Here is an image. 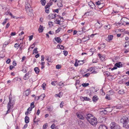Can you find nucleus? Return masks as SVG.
I'll return each instance as SVG.
<instances>
[{"label": "nucleus", "mask_w": 129, "mask_h": 129, "mask_svg": "<svg viewBox=\"0 0 129 129\" xmlns=\"http://www.w3.org/2000/svg\"><path fill=\"white\" fill-rule=\"evenodd\" d=\"M110 25H106L105 26V28L106 29H110Z\"/></svg>", "instance_id": "f704fd0d"}, {"label": "nucleus", "mask_w": 129, "mask_h": 129, "mask_svg": "<svg viewBox=\"0 0 129 129\" xmlns=\"http://www.w3.org/2000/svg\"><path fill=\"white\" fill-rule=\"evenodd\" d=\"M25 93L26 96L28 95L30 93V89H27L25 91Z\"/></svg>", "instance_id": "2eb2a0df"}, {"label": "nucleus", "mask_w": 129, "mask_h": 129, "mask_svg": "<svg viewBox=\"0 0 129 129\" xmlns=\"http://www.w3.org/2000/svg\"><path fill=\"white\" fill-rule=\"evenodd\" d=\"M80 99H83V100H85L86 101H90V99L88 98L87 97H80Z\"/></svg>", "instance_id": "dca6fc26"}, {"label": "nucleus", "mask_w": 129, "mask_h": 129, "mask_svg": "<svg viewBox=\"0 0 129 129\" xmlns=\"http://www.w3.org/2000/svg\"><path fill=\"white\" fill-rule=\"evenodd\" d=\"M63 54L64 55L67 56L68 54V52L66 51H63Z\"/></svg>", "instance_id": "a19ab883"}, {"label": "nucleus", "mask_w": 129, "mask_h": 129, "mask_svg": "<svg viewBox=\"0 0 129 129\" xmlns=\"http://www.w3.org/2000/svg\"><path fill=\"white\" fill-rule=\"evenodd\" d=\"M63 104H64V103L63 102H61V103L60 104V106L61 108L63 106Z\"/></svg>", "instance_id": "e2e57ef3"}, {"label": "nucleus", "mask_w": 129, "mask_h": 129, "mask_svg": "<svg viewBox=\"0 0 129 129\" xmlns=\"http://www.w3.org/2000/svg\"><path fill=\"white\" fill-rule=\"evenodd\" d=\"M52 107L51 106L48 107H47L48 110L50 111H51L52 110Z\"/></svg>", "instance_id": "bb28decb"}, {"label": "nucleus", "mask_w": 129, "mask_h": 129, "mask_svg": "<svg viewBox=\"0 0 129 129\" xmlns=\"http://www.w3.org/2000/svg\"><path fill=\"white\" fill-rule=\"evenodd\" d=\"M32 11V8H31V9H30V10L28 9V10L26 11L28 13V15L30 16H32L33 15Z\"/></svg>", "instance_id": "6e6552de"}, {"label": "nucleus", "mask_w": 129, "mask_h": 129, "mask_svg": "<svg viewBox=\"0 0 129 129\" xmlns=\"http://www.w3.org/2000/svg\"><path fill=\"white\" fill-rule=\"evenodd\" d=\"M55 40L58 43H60L62 42V40L59 37L55 38Z\"/></svg>", "instance_id": "f8f14e48"}, {"label": "nucleus", "mask_w": 129, "mask_h": 129, "mask_svg": "<svg viewBox=\"0 0 129 129\" xmlns=\"http://www.w3.org/2000/svg\"><path fill=\"white\" fill-rule=\"evenodd\" d=\"M56 82V81H52L51 82V84L52 85H54V86H55L56 85H55V83Z\"/></svg>", "instance_id": "864d4df0"}, {"label": "nucleus", "mask_w": 129, "mask_h": 129, "mask_svg": "<svg viewBox=\"0 0 129 129\" xmlns=\"http://www.w3.org/2000/svg\"><path fill=\"white\" fill-rule=\"evenodd\" d=\"M100 93L101 94L103 95H104L105 94V93L104 92H103V88H102L100 90Z\"/></svg>", "instance_id": "cd10ccee"}, {"label": "nucleus", "mask_w": 129, "mask_h": 129, "mask_svg": "<svg viewBox=\"0 0 129 129\" xmlns=\"http://www.w3.org/2000/svg\"><path fill=\"white\" fill-rule=\"evenodd\" d=\"M46 85V84L45 83H44L42 85V87L43 88V89L44 90L45 89V86Z\"/></svg>", "instance_id": "c9c22d12"}, {"label": "nucleus", "mask_w": 129, "mask_h": 129, "mask_svg": "<svg viewBox=\"0 0 129 129\" xmlns=\"http://www.w3.org/2000/svg\"><path fill=\"white\" fill-rule=\"evenodd\" d=\"M40 2L42 5L43 6H44L45 5L46 3V1L45 0H41Z\"/></svg>", "instance_id": "aec40b11"}, {"label": "nucleus", "mask_w": 129, "mask_h": 129, "mask_svg": "<svg viewBox=\"0 0 129 129\" xmlns=\"http://www.w3.org/2000/svg\"><path fill=\"white\" fill-rule=\"evenodd\" d=\"M99 129H108L107 127L104 125H101L99 127Z\"/></svg>", "instance_id": "9b49d317"}, {"label": "nucleus", "mask_w": 129, "mask_h": 129, "mask_svg": "<svg viewBox=\"0 0 129 129\" xmlns=\"http://www.w3.org/2000/svg\"><path fill=\"white\" fill-rule=\"evenodd\" d=\"M106 111L108 112H110L112 111L113 109L111 107H108L106 108Z\"/></svg>", "instance_id": "ddd939ff"}, {"label": "nucleus", "mask_w": 129, "mask_h": 129, "mask_svg": "<svg viewBox=\"0 0 129 129\" xmlns=\"http://www.w3.org/2000/svg\"><path fill=\"white\" fill-rule=\"evenodd\" d=\"M16 33L15 32H12L11 34V36H14L16 35Z\"/></svg>", "instance_id": "bf43d9fd"}, {"label": "nucleus", "mask_w": 129, "mask_h": 129, "mask_svg": "<svg viewBox=\"0 0 129 129\" xmlns=\"http://www.w3.org/2000/svg\"><path fill=\"white\" fill-rule=\"evenodd\" d=\"M31 71H29L28 72L25 74V76L23 77V79L25 80H27L29 78V76H28L29 74L31 73Z\"/></svg>", "instance_id": "0eeeda50"}, {"label": "nucleus", "mask_w": 129, "mask_h": 129, "mask_svg": "<svg viewBox=\"0 0 129 129\" xmlns=\"http://www.w3.org/2000/svg\"><path fill=\"white\" fill-rule=\"evenodd\" d=\"M19 47H20L23 48L24 46H23V43H21L19 44Z\"/></svg>", "instance_id": "49530a36"}, {"label": "nucleus", "mask_w": 129, "mask_h": 129, "mask_svg": "<svg viewBox=\"0 0 129 129\" xmlns=\"http://www.w3.org/2000/svg\"><path fill=\"white\" fill-rule=\"evenodd\" d=\"M118 11H115L113 10V12L112 13V15H114V13H118Z\"/></svg>", "instance_id": "6e6d98bb"}, {"label": "nucleus", "mask_w": 129, "mask_h": 129, "mask_svg": "<svg viewBox=\"0 0 129 129\" xmlns=\"http://www.w3.org/2000/svg\"><path fill=\"white\" fill-rule=\"evenodd\" d=\"M57 85L60 86H63L64 85L63 84V83L61 82H60L58 83L57 84Z\"/></svg>", "instance_id": "a878e982"}, {"label": "nucleus", "mask_w": 129, "mask_h": 129, "mask_svg": "<svg viewBox=\"0 0 129 129\" xmlns=\"http://www.w3.org/2000/svg\"><path fill=\"white\" fill-rule=\"evenodd\" d=\"M89 85V83H83L82 84V85L83 87H86L88 86Z\"/></svg>", "instance_id": "393cba45"}, {"label": "nucleus", "mask_w": 129, "mask_h": 129, "mask_svg": "<svg viewBox=\"0 0 129 129\" xmlns=\"http://www.w3.org/2000/svg\"><path fill=\"white\" fill-rule=\"evenodd\" d=\"M58 6L59 7H61L63 5L62 3L60 2H58L57 4Z\"/></svg>", "instance_id": "c85d7f7f"}, {"label": "nucleus", "mask_w": 129, "mask_h": 129, "mask_svg": "<svg viewBox=\"0 0 129 129\" xmlns=\"http://www.w3.org/2000/svg\"><path fill=\"white\" fill-rule=\"evenodd\" d=\"M117 69V67L115 66L114 67H113V68H112L111 69V70L112 71L113 70L116 69Z\"/></svg>", "instance_id": "69168bd1"}, {"label": "nucleus", "mask_w": 129, "mask_h": 129, "mask_svg": "<svg viewBox=\"0 0 129 129\" xmlns=\"http://www.w3.org/2000/svg\"><path fill=\"white\" fill-rule=\"evenodd\" d=\"M90 74L89 73H88L85 74L84 76L85 77H88L90 75Z\"/></svg>", "instance_id": "09e8293b"}, {"label": "nucleus", "mask_w": 129, "mask_h": 129, "mask_svg": "<svg viewBox=\"0 0 129 129\" xmlns=\"http://www.w3.org/2000/svg\"><path fill=\"white\" fill-rule=\"evenodd\" d=\"M104 73L105 74H106L108 76H110V73L108 71H106L105 72H104Z\"/></svg>", "instance_id": "c756f323"}, {"label": "nucleus", "mask_w": 129, "mask_h": 129, "mask_svg": "<svg viewBox=\"0 0 129 129\" xmlns=\"http://www.w3.org/2000/svg\"><path fill=\"white\" fill-rule=\"evenodd\" d=\"M77 117L80 119L83 120L84 118V116L82 112H78L76 113Z\"/></svg>", "instance_id": "20e7f679"}, {"label": "nucleus", "mask_w": 129, "mask_h": 129, "mask_svg": "<svg viewBox=\"0 0 129 129\" xmlns=\"http://www.w3.org/2000/svg\"><path fill=\"white\" fill-rule=\"evenodd\" d=\"M7 20H8V19L6 18L5 19L4 21L3 22L2 24L3 25H4V24H6V22H7Z\"/></svg>", "instance_id": "ea45409f"}, {"label": "nucleus", "mask_w": 129, "mask_h": 129, "mask_svg": "<svg viewBox=\"0 0 129 129\" xmlns=\"http://www.w3.org/2000/svg\"><path fill=\"white\" fill-rule=\"evenodd\" d=\"M105 98L107 99H108V100H110V98L109 96L108 95H106V96Z\"/></svg>", "instance_id": "8fccbe9b"}, {"label": "nucleus", "mask_w": 129, "mask_h": 129, "mask_svg": "<svg viewBox=\"0 0 129 129\" xmlns=\"http://www.w3.org/2000/svg\"><path fill=\"white\" fill-rule=\"evenodd\" d=\"M101 48H104L105 47V44H103L101 45Z\"/></svg>", "instance_id": "3c124183"}, {"label": "nucleus", "mask_w": 129, "mask_h": 129, "mask_svg": "<svg viewBox=\"0 0 129 129\" xmlns=\"http://www.w3.org/2000/svg\"><path fill=\"white\" fill-rule=\"evenodd\" d=\"M33 108L32 107H29L28 108V109H27V111H32V109Z\"/></svg>", "instance_id": "603ef678"}, {"label": "nucleus", "mask_w": 129, "mask_h": 129, "mask_svg": "<svg viewBox=\"0 0 129 129\" xmlns=\"http://www.w3.org/2000/svg\"><path fill=\"white\" fill-rule=\"evenodd\" d=\"M53 12H56L57 13H58V9H57L55 10H54Z\"/></svg>", "instance_id": "0e129e2a"}, {"label": "nucleus", "mask_w": 129, "mask_h": 129, "mask_svg": "<svg viewBox=\"0 0 129 129\" xmlns=\"http://www.w3.org/2000/svg\"><path fill=\"white\" fill-rule=\"evenodd\" d=\"M48 4V5H49L50 6L53 3L52 2H51V0H50V1L49 2V3Z\"/></svg>", "instance_id": "680f3d73"}, {"label": "nucleus", "mask_w": 129, "mask_h": 129, "mask_svg": "<svg viewBox=\"0 0 129 129\" xmlns=\"http://www.w3.org/2000/svg\"><path fill=\"white\" fill-rule=\"evenodd\" d=\"M92 99L93 101L96 102L98 100V98L97 96L95 95L93 97Z\"/></svg>", "instance_id": "6ab92c4d"}, {"label": "nucleus", "mask_w": 129, "mask_h": 129, "mask_svg": "<svg viewBox=\"0 0 129 129\" xmlns=\"http://www.w3.org/2000/svg\"><path fill=\"white\" fill-rule=\"evenodd\" d=\"M22 71L24 73L26 72L27 71V70L26 68H24L23 70H22Z\"/></svg>", "instance_id": "a18cd8bd"}, {"label": "nucleus", "mask_w": 129, "mask_h": 129, "mask_svg": "<svg viewBox=\"0 0 129 129\" xmlns=\"http://www.w3.org/2000/svg\"><path fill=\"white\" fill-rule=\"evenodd\" d=\"M44 28L45 27H43L41 25H40L39 28L38 29V30L39 33H40L42 32Z\"/></svg>", "instance_id": "9d476101"}, {"label": "nucleus", "mask_w": 129, "mask_h": 129, "mask_svg": "<svg viewBox=\"0 0 129 129\" xmlns=\"http://www.w3.org/2000/svg\"><path fill=\"white\" fill-rule=\"evenodd\" d=\"M37 48H35L33 52H35L36 54H37L38 53V51H37Z\"/></svg>", "instance_id": "473e14b6"}, {"label": "nucleus", "mask_w": 129, "mask_h": 129, "mask_svg": "<svg viewBox=\"0 0 129 129\" xmlns=\"http://www.w3.org/2000/svg\"><path fill=\"white\" fill-rule=\"evenodd\" d=\"M40 113V110L39 109H38L37 110V112L36 113V114L37 115H39Z\"/></svg>", "instance_id": "774afa93"}, {"label": "nucleus", "mask_w": 129, "mask_h": 129, "mask_svg": "<svg viewBox=\"0 0 129 129\" xmlns=\"http://www.w3.org/2000/svg\"><path fill=\"white\" fill-rule=\"evenodd\" d=\"M61 29V28H60L59 27L58 28V29L55 31L56 32V33H58L59 32L60 30Z\"/></svg>", "instance_id": "79ce46f5"}, {"label": "nucleus", "mask_w": 129, "mask_h": 129, "mask_svg": "<svg viewBox=\"0 0 129 129\" xmlns=\"http://www.w3.org/2000/svg\"><path fill=\"white\" fill-rule=\"evenodd\" d=\"M49 16H50V17H51V19H53L54 18L53 17V16H54V14H50Z\"/></svg>", "instance_id": "13d9d810"}, {"label": "nucleus", "mask_w": 129, "mask_h": 129, "mask_svg": "<svg viewBox=\"0 0 129 129\" xmlns=\"http://www.w3.org/2000/svg\"><path fill=\"white\" fill-rule=\"evenodd\" d=\"M41 61H44V56L43 55H42L41 56Z\"/></svg>", "instance_id": "5fc2aeb1"}, {"label": "nucleus", "mask_w": 129, "mask_h": 129, "mask_svg": "<svg viewBox=\"0 0 129 129\" xmlns=\"http://www.w3.org/2000/svg\"><path fill=\"white\" fill-rule=\"evenodd\" d=\"M56 68L57 69H59L61 67V66L60 65L58 64L56 66Z\"/></svg>", "instance_id": "e433bc0d"}, {"label": "nucleus", "mask_w": 129, "mask_h": 129, "mask_svg": "<svg viewBox=\"0 0 129 129\" xmlns=\"http://www.w3.org/2000/svg\"><path fill=\"white\" fill-rule=\"evenodd\" d=\"M48 124L47 123H46L45 124H44L43 126V129H46L47 128V126Z\"/></svg>", "instance_id": "2f4dec72"}, {"label": "nucleus", "mask_w": 129, "mask_h": 129, "mask_svg": "<svg viewBox=\"0 0 129 129\" xmlns=\"http://www.w3.org/2000/svg\"><path fill=\"white\" fill-rule=\"evenodd\" d=\"M33 35H31V36H29V41H30L31 40L33 39Z\"/></svg>", "instance_id": "37998d69"}, {"label": "nucleus", "mask_w": 129, "mask_h": 129, "mask_svg": "<svg viewBox=\"0 0 129 129\" xmlns=\"http://www.w3.org/2000/svg\"><path fill=\"white\" fill-rule=\"evenodd\" d=\"M50 6L47 4L45 6V8L46 9H47Z\"/></svg>", "instance_id": "052dcab7"}, {"label": "nucleus", "mask_w": 129, "mask_h": 129, "mask_svg": "<svg viewBox=\"0 0 129 129\" xmlns=\"http://www.w3.org/2000/svg\"><path fill=\"white\" fill-rule=\"evenodd\" d=\"M34 70L37 74L39 73V69L37 67H36L34 68Z\"/></svg>", "instance_id": "a211bd4d"}, {"label": "nucleus", "mask_w": 129, "mask_h": 129, "mask_svg": "<svg viewBox=\"0 0 129 129\" xmlns=\"http://www.w3.org/2000/svg\"><path fill=\"white\" fill-rule=\"evenodd\" d=\"M9 43V41H6L4 44V45H5L6 46Z\"/></svg>", "instance_id": "58836bf2"}, {"label": "nucleus", "mask_w": 129, "mask_h": 129, "mask_svg": "<svg viewBox=\"0 0 129 129\" xmlns=\"http://www.w3.org/2000/svg\"><path fill=\"white\" fill-rule=\"evenodd\" d=\"M54 22L56 24H57L59 25L60 24V21L59 20H57V19H56V20L54 21Z\"/></svg>", "instance_id": "b1692460"}, {"label": "nucleus", "mask_w": 129, "mask_h": 129, "mask_svg": "<svg viewBox=\"0 0 129 129\" xmlns=\"http://www.w3.org/2000/svg\"><path fill=\"white\" fill-rule=\"evenodd\" d=\"M118 93L119 94H123L124 93V90L123 89H121L118 91Z\"/></svg>", "instance_id": "412c9836"}, {"label": "nucleus", "mask_w": 129, "mask_h": 129, "mask_svg": "<svg viewBox=\"0 0 129 129\" xmlns=\"http://www.w3.org/2000/svg\"><path fill=\"white\" fill-rule=\"evenodd\" d=\"M95 4L97 5H98V6H100L102 4L101 3V2L100 1H98V2H96Z\"/></svg>", "instance_id": "7c9ffc66"}, {"label": "nucleus", "mask_w": 129, "mask_h": 129, "mask_svg": "<svg viewBox=\"0 0 129 129\" xmlns=\"http://www.w3.org/2000/svg\"><path fill=\"white\" fill-rule=\"evenodd\" d=\"M85 117L87 121L89 122L93 118H94L93 116L91 114H88L86 115Z\"/></svg>", "instance_id": "39448f33"}, {"label": "nucleus", "mask_w": 129, "mask_h": 129, "mask_svg": "<svg viewBox=\"0 0 129 129\" xmlns=\"http://www.w3.org/2000/svg\"><path fill=\"white\" fill-rule=\"evenodd\" d=\"M9 101L7 105L8 110L6 114L9 113L10 112V110L13 108V105L15 103V100L14 98L11 97V94L9 95Z\"/></svg>", "instance_id": "f257e3e1"}, {"label": "nucleus", "mask_w": 129, "mask_h": 129, "mask_svg": "<svg viewBox=\"0 0 129 129\" xmlns=\"http://www.w3.org/2000/svg\"><path fill=\"white\" fill-rule=\"evenodd\" d=\"M98 121L96 118L94 117V118L91 120V121L89 122V123L92 125H95L97 123Z\"/></svg>", "instance_id": "423d86ee"}, {"label": "nucleus", "mask_w": 129, "mask_h": 129, "mask_svg": "<svg viewBox=\"0 0 129 129\" xmlns=\"http://www.w3.org/2000/svg\"><path fill=\"white\" fill-rule=\"evenodd\" d=\"M59 47L60 48V49L64 50V47L62 45H59Z\"/></svg>", "instance_id": "4c0bfd02"}, {"label": "nucleus", "mask_w": 129, "mask_h": 129, "mask_svg": "<svg viewBox=\"0 0 129 129\" xmlns=\"http://www.w3.org/2000/svg\"><path fill=\"white\" fill-rule=\"evenodd\" d=\"M26 11L28 10V9L30 10V9H31V6L30 5V4L27 3L25 6Z\"/></svg>", "instance_id": "4468645a"}, {"label": "nucleus", "mask_w": 129, "mask_h": 129, "mask_svg": "<svg viewBox=\"0 0 129 129\" xmlns=\"http://www.w3.org/2000/svg\"><path fill=\"white\" fill-rule=\"evenodd\" d=\"M110 126L111 129H121L120 126L114 122L110 124Z\"/></svg>", "instance_id": "7ed1b4c3"}, {"label": "nucleus", "mask_w": 129, "mask_h": 129, "mask_svg": "<svg viewBox=\"0 0 129 129\" xmlns=\"http://www.w3.org/2000/svg\"><path fill=\"white\" fill-rule=\"evenodd\" d=\"M115 66H116L118 68H120L123 66V64H122L121 62H118L116 63L115 64Z\"/></svg>", "instance_id": "1a4fd4ad"}, {"label": "nucleus", "mask_w": 129, "mask_h": 129, "mask_svg": "<svg viewBox=\"0 0 129 129\" xmlns=\"http://www.w3.org/2000/svg\"><path fill=\"white\" fill-rule=\"evenodd\" d=\"M106 111V110H105L104 111H102V112H103V113L104 114H107V113H108L107 111Z\"/></svg>", "instance_id": "4d7b16f0"}, {"label": "nucleus", "mask_w": 129, "mask_h": 129, "mask_svg": "<svg viewBox=\"0 0 129 129\" xmlns=\"http://www.w3.org/2000/svg\"><path fill=\"white\" fill-rule=\"evenodd\" d=\"M29 118L27 116H26L25 118V121L26 123H28L29 122Z\"/></svg>", "instance_id": "f3484780"}, {"label": "nucleus", "mask_w": 129, "mask_h": 129, "mask_svg": "<svg viewBox=\"0 0 129 129\" xmlns=\"http://www.w3.org/2000/svg\"><path fill=\"white\" fill-rule=\"evenodd\" d=\"M55 126V124L54 123H53L52 124V125L51 126V128L52 129H53L54 128Z\"/></svg>", "instance_id": "de8ad7c7"}, {"label": "nucleus", "mask_w": 129, "mask_h": 129, "mask_svg": "<svg viewBox=\"0 0 129 129\" xmlns=\"http://www.w3.org/2000/svg\"><path fill=\"white\" fill-rule=\"evenodd\" d=\"M113 37V36L112 35H110L108 37V40L109 41H111L112 40Z\"/></svg>", "instance_id": "4be33fe9"}, {"label": "nucleus", "mask_w": 129, "mask_h": 129, "mask_svg": "<svg viewBox=\"0 0 129 129\" xmlns=\"http://www.w3.org/2000/svg\"><path fill=\"white\" fill-rule=\"evenodd\" d=\"M45 95L44 94H42L40 96H39L40 98L41 99V100H43V99L45 98Z\"/></svg>", "instance_id": "5701e85b"}, {"label": "nucleus", "mask_w": 129, "mask_h": 129, "mask_svg": "<svg viewBox=\"0 0 129 129\" xmlns=\"http://www.w3.org/2000/svg\"><path fill=\"white\" fill-rule=\"evenodd\" d=\"M120 122L122 123L124 127L129 128V119L126 116H123L120 119Z\"/></svg>", "instance_id": "f03ea898"}, {"label": "nucleus", "mask_w": 129, "mask_h": 129, "mask_svg": "<svg viewBox=\"0 0 129 129\" xmlns=\"http://www.w3.org/2000/svg\"><path fill=\"white\" fill-rule=\"evenodd\" d=\"M14 68V67L12 65H11L9 67V68L10 70H12Z\"/></svg>", "instance_id": "338daca9"}, {"label": "nucleus", "mask_w": 129, "mask_h": 129, "mask_svg": "<svg viewBox=\"0 0 129 129\" xmlns=\"http://www.w3.org/2000/svg\"><path fill=\"white\" fill-rule=\"evenodd\" d=\"M6 63H7L9 64L11 62V60L10 58H8L6 61Z\"/></svg>", "instance_id": "c03bdc74"}, {"label": "nucleus", "mask_w": 129, "mask_h": 129, "mask_svg": "<svg viewBox=\"0 0 129 129\" xmlns=\"http://www.w3.org/2000/svg\"><path fill=\"white\" fill-rule=\"evenodd\" d=\"M34 103H35V102H33L31 103V104H30L31 107H33V108H34L35 107V105H34Z\"/></svg>", "instance_id": "72a5a7b5"}]
</instances>
